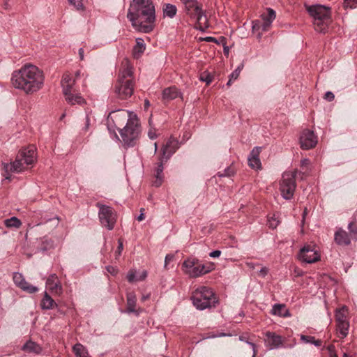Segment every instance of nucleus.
Returning a JSON list of instances; mask_svg holds the SVG:
<instances>
[{"mask_svg": "<svg viewBox=\"0 0 357 357\" xmlns=\"http://www.w3.org/2000/svg\"><path fill=\"white\" fill-rule=\"evenodd\" d=\"M346 307L344 306L335 311V321L337 322H349L345 314Z\"/></svg>", "mask_w": 357, "mask_h": 357, "instance_id": "obj_34", "label": "nucleus"}, {"mask_svg": "<svg viewBox=\"0 0 357 357\" xmlns=\"http://www.w3.org/2000/svg\"><path fill=\"white\" fill-rule=\"evenodd\" d=\"M126 298H127L126 312L128 313L134 312V313H136L137 315H138L139 313L135 310L136 301H137L135 294L133 292H129L127 294Z\"/></svg>", "mask_w": 357, "mask_h": 357, "instance_id": "obj_25", "label": "nucleus"}, {"mask_svg": "<svg viewBox=\"0 0 357 357\" xmlns=\"http://www.w3.org/2000/svg\"><path fill=\"white\" fill-rule=\"evenodd\" d=\"M298 257L300 260L307 264L314 263L320 259L319 255L311 245H304L300 250Z\"/></svg>", "mask_w": 357, "mask_h": 357, "instance_id": "obj_12", "label": "nucleus"}, {"mask_svg": "<svg viewBox=\"0 0 357 357\" xmlns=\"http://www.w3.org/2000/svg\"><path fill=\"white\" fill-rule=\"evenodd\" d=\"M118 243H119V245H118L117 250L116 251V256H120L121 254V252L123 250V242L120 239L119 240Z\"/></svg>", "mask_w": 357, "mask_h": 357, "instance_id": "obj_51", "label": "nucleus"}, {"mask_svg": "<svg viewBox=\"0 0 357 357\" xmlns=\"http://www.w3.org/2000/svg\"><path fill=\"white\" fill-rule=\"evenodd\" d=\"M225 335H226L225 333H220V334H218V335H211L208 336V337H209V338H215V337H222V336H225Z\"/></svg>", "mask_w": 357, "mask_h": 357, "instance_id": "obj_61", "label": "nucleus"}, {"mask_svg": "<svg viewBox=\"0 0 357 357\" xmlns=\"http://www.w3.org/2000/svg\"><path fill=\"white\" fill-rule=\"evenodd\" d=\"M215 269L213 262L202 263L196 257L187 258L182 264V270L190 278H197L211 272Z\"/></svg>", "mask_w": 357, "mask_h": 357, "instance_id": "obj_6", "label": "nucleus"}, {"mask_svg": "<svg viewBox=\"0 0 357 357\" xmlns=\"http://www.w3.org/2000/svg\"><path fill=\"white\" fill-rule=\"evenodd\" d=\"M173 255H167L165 259V267L173 259Z\"/></svg>", "mask_w": 357, "mask_h": 357, "instance_id": "obj_56", "label": "nucleus"}, {"mask_svg": "<svg viewBox=\"0 0 357 357\" xmlns=\"http://www.w3.org/2000/svg\"><path fill=\"white\" fill-rule=\"evenodd\" d=\"M248 164L249 166L253 169H260L261 168V162L259 158H250L248 157Z\"/></svg>", "mask_w": 357, "mask_h": 357, "instance_id": "obj_38", "label": "nucleus"}, {"mask_svg": "<svg viewBox=\"0 0 357 357\" xmlns=\"http://www.w3.org/2000/svg\"><path fill=\"white\" fill-rule=\"evenodd\" d=\"M54 222V225L56 226L59 223V218L56 215H49L47 213H44L40 217V220L38 225L46 224L48 222Z\"/></svg>", "mask_w": 357, "mask_h": 357, "instance_id": "obj_28", "label": "nucleus"}, {"mask_svg": "<svg viewBox=\"0 0 357 357\" xmlns=\"http://www.w3.org/2000/svg\"><path fill=\"white\" fill-rule=\"evenodd\" d=\"M324 98L331 102L333 101L335 98L334 94L331 91H327L324 95Z\"/></svg>", "mask_w": 357, "mask_h": 357, "instance_id": "obj_48", "label": "nucleus"}, {"mask_svg": "<svg viewBox=\"0 0 357 357\" xmlns=\"http://www.w3.org/2000/svg\"><path fill=\"white\" fill-rule=\"evenodd\" d=\"M75 79L68 74H65L61 80V86L63 94L75 91L74 89Z\"/></svg>", "mask_w": 357, "mask_h": 357, "instance_id": "obj_21", "label": "nucleus"}, {"mask_svg": "<svg viewBox=\"0 0 357 357\" xmlns=\"http://www.w3.org/2000/svg\"><path fill=\"white\" fill-rule=\"evenodd\" d=\"M224 52H225V54H227L229 53V48H228V47H224Z\"/></svg>", "mask_w": 357, "mask_h": 357, "instance_id": "obj_64", "label": "nucleus"}, {"mask_svg": "<svg viewBox=\"0 0 357 357\" xmlns=\"http://www.w3.org/2000/svg\"><path fill=\"white\" fill-rule=\"evenodd\" d=\"M162 10L164 17H167L169 18H173L177 12L176 7L174 5L170 3H165L163 6Z\"/></svg>", "mask_w": 357, "mask_h": 357, "instance_id": "obj_30", "label": "nucleus"}, {"mask_svg": "<svg viewBox=\"0 0 357 357\" xmlns=\"http://www.w3.org/2000/svg\"><path fill=\"white\" fill-rule=\"evenodd\" d=\"M178 148V142L176 139L170 137L161 149L160 155L162 156V160H169Z\"/></svg>", "mask_w": 357, "mask_h": 357, "instance_id": "obj_13", "label": "nucleus"}, {"mask_svg": "<svg viewBox=\"0 0 357 357\" xmlns=\"http://www.w3.org/2000/svg\"><path fill=\"white\" fill-rule=\"evenodd\" d=\"M185 6V12L191 17L202 10L197 0H181Z\"/></svg>", "mask_w": 357, "mask_h": 357, "instance_id": "obj_18", "label": "nucleus"}, {"mask_svg": "<svg viewBox=\"0 0 357 357\" xmlns=\"http://www.w3.org/2000/svg\"><path fill=\"white\" fill-rule=\"evenodd\" d=\"M268 222L270 228L275 229L279 225L280 221L278 220V217L274 214L273 216L268 218Z\"/></svg>", "mask_w": 357, "mask_h": 357, "instance_id": "obj_40", "label": "nucleus"}, {"mask_svg": "<svg viewBox=\"0 0 357 357\" xmlns=\"http://www.w3.org/2000/svg\"><path fill=\"white\" fill-rule=\"evenodd\" d=\"M111 119L117 127L127 121L126 125L120 129V135L123 146L132 147L136 145L141 132L139 120L132 112L121 109L112 111L108 115V120Z\"/></svg>", "mask_w": 357, "mask_h": 357, "instance_id": "obj_2", "label": "nucleus"}, {"mask_svg": "<svg viewBox=\"0 0 357 357\" xmlns=\"http://www.w3.org/2000/svg\"><path fill=\"white\" fill-rule=\"evenodd\" d=\"M234 174V170L231 167H228L224 169V171L219 172L217 174V176L219 177H224V176H231Z\"/></svg>", "mask_w": 357, "mask_h": 357, "instance_id": "obj_39", "label": "nucleus"}, {"mask_svg": "<svg viewBox=\"0 0 357 357\" xmlns=\"http://www.w3.org/2000/svg\"><path fill=\"white\" fill-rule=\"evenodd\" d=\"M243 68V64H241L240 66H238L237 68H236V70H239V73H241V71L242 70Z\"/></svg>", "mask_w": 357, "mask_h": 357, "instance_id": "obj_63", "label": "nucleus"}, {"mask_svg": "<svg viewBox=\"0 0 357 357\" xmlns=\"http://www.w3.org/2000/svg\"><path fill=\"white\" fill-rule=\"evenodd\" d=\"M89 127H90V118H89V114H86V116H85V125H84L83 130L84 131H87L89 130Z\"/></svg>", "mask_w": 357, "mask_h": 357, "instance_id": "obj_49", "label": "nucleus"}, {"mask_svg": "<svg viewBox=\"0 0 357 357\" xmlns=\"http://www.w3.org/2000/svg\"><path fill=\"white\" fill-rule=\"evenodd\" d=\"M107 271L113 275H115L117 273V269L112 266H108L106 267Z\"/></svg>", "mask_w": 357, "mask_h": 357, "instance_id": "obj_53", "label": "nucleus"}, {"mask_svg": "<svg viewBox=\"0 0 357 357\" xmlns=\"http://www.w3.org/2000/svg\"><path fill=\"white\" fill-rule=\"evenodd\" d=\"M70 4L74 6L77 10L83 7L82 0H68Z\"/></svg>", "mask_w": 357, "mask_h": 357, "instance_id": "obj_44", "label": "nucleus"}, {"mask_svg": "<svg viewBox=\"0 0 357 357\" xmlns=\"http://www.w3.org/2000/svg\"><path fill=\"white\" fill-rule=\"evenodd\" d=\"M298 173L297 170L294 172H284L280 181V190L281 195L284 199H291L296 190V177Z\"/></svg>", "mask_w": 357, "mask_h": 357, "instance_id": "obj_9", "label": "nucleus"}, {"mask_svg": "<svg viewBox=\"0 0 357 357\" xmlns=\"http://www.w3.org/2000/svg\"><path fill=\"white\" fill-rule=\"evenodd\" d=\"M143 211H144V208H141V210H140L141 213L137 218V220L138 221H142L144 219V214Z\"/></svg>", "mask_w": 357, "mask_h": 357, "instance_id": "obj_59", "label": "nucleus"}, {"mask_svg": "<svg viewBox=\"0 0 357 357\" xmlns=\"http://www.w3.org/2000/svg\"><path fill=\"white\" fill-rule=\"evenodd\" d=\"M15 88L23 91L26 94L38 91L44 84V75L42 70L32 64H26L19 70L13 72L11 77Z\"/></svg>", "mask_w": 357, "mask_h": 357, "instance_id": "obj_3", "label": "nucleus"}, {"mask_svg": "<svg viewBox=\"0 0 357 357\" xmlns=\"http://www.w3.org/2000/svg\"><path fill=\"white\" fill-rule=\"evenodd\" d=\"M13 279L15 284L20 289L24 284H26V281L22 273L17 272L14 273Z\"/></svg>", "mask_w": 357, "mask_h": 357, "instance_id": "obj_36", "label": "nucleus"}, {"mask_svg": "<svg viewBox=\"0 0 357 357\" xmlns=\"http://www.w3.org/2000/svg\"><path fill=\"white\" fill-rule=\"evenodd\" d=\"M79 55L81 60L84 59V49L79 48Z\"/></svg>", "mask_w": 357, "mask_h": 357, "instance_id": "obj_60", "label": "nucleus"}, {"mask_svg": "<svg viewBox=\"0 0 357 357\" xmlns=\"http://www.w3.org/2000/svg\"><path fill=\"white\" fill-rule=\"evenodd\" d=\"M334 241L339 245H349L351 238L349 234L342 229H337L334 235Z\"/></svg>", "mask_w": 357, "mask_h": 357, "instance_id": "obj_19", "label": "nucleus"}, {"mask_svg": "<svg viewBox=\"0 0 357 357\" xmlns=\"http://www.w3.org/2000/svg\"><path fill=\"white\" fill-rule=\"evenodd\" d=\"M310 160L307 158H304L301 161V166L304 168L305 167H307L310 165Z\"/></svg>", "mask_w": 357, "mask_h": 357, "instance_id": "obj_58", "label": "nucleus"}, {"mask_svg": "<svg viewBox=\"0 0 357 357\" xmlns=\"http://www.w3.org/2000/svg\"><path fill=\"white\" fill-rule=\"evenodd\" d=\"M348 229L349 230L350 233L352 234H357V226L354 222H350L348 225Z\"/></svg>", "mask_w": 357, "mask_h": 357, "instance_id": "obj_47", "label": "nucleus"}, {"mask_svg": "<svg viewBox=\"0 0 357 357\" xmlns=\"http://www.w3.org/2000/svg\"><path fill=\"white\" fill-rule=\"evenodd\" d=\"M146 46L144 40L141 38L136 39V45L134 47L133 52L135 56H140L145 50Z\"/></svg>", "mask_w": 357, "mask_h": 357, "instance_id": "obj_31", "label": "nucleus"}, {"mask_svg": "<svg viewBox=\"0 0 357 357\" xmlns=\"http://www.w3.org/2000/svg\"><path fill=\"white\" fill-rule=\"evenodd\" d=\"M96 206L99 208L98 217L101 225L108 230L113 229L116 220L113 208L100 203H97Z\"/></svg>", "mask_w": 357, "mask_h": 357, "instance_id": "obj_10", "label": "nucleus"}, {"mask_svg": "<svg viewBox=\"0 0 357 357\" xmlns=\"http://www.w3.org/2000/svg\"><path fill=\"white\" fill-rule=\"evenodd\" d=\"M147 276V272L146 271H142V273L137 275V281H142L144 280Z\"/></svg>", "mask_w": 357, "mask_h": 357, "instance_id": "obj_54", "label": "nucleus"}, {"mask_svg": "<svg viewBox=\"0 0 357 357\" xmlns=\"http://www.w3.org/2000/svg\"><path fill=\"white\" fill-rule=\"evenodd\" d=\"M307 10L314 19L315 30L320 33H325L331 21L330 8L317 4L308 6Z\"/></svg>", "mask_w": 357, "mask_h": 357, "instance_id": "obj_8", "label": "nucleus"}, {"mask_svg": "<svg viewBox=\"0 0 357 357\" xmlns=\"http://www.w3.org/2000/svg\"><path fill=\"white\" fill-rule=\"evenodd\" d=\"M265 344L269 349H275L282 345V336L273 332L267 331L265 333Z\"/></svg>", "mask_w": 357, "mask_h": 357, "instance_id": "obj_15", "label": "nucleus"}, {"mask_svg": "<svg viewBox=\"0 0 357 357\" xmlns=\"http://www.w3.org/2000/svg\"><path fill=\"white\" fill-rule=\"evenodd\" d=\"M57 304L54 299L45 291L40 302V307L43 310H51L56 307Z\"/></svg>", "mask_w": 357, "mask_h": 357, "instance_id": "obj_26", "label": "nucleus"}, {"mask_svg": "<svg viewBox=\"0 0 357 357\" xmlns=\"http://www.w3.org/2000/svg\"><path fill=\"white\" fill-rule=\"evenodd\" d=\"M162 97L163 100L170 101L177 98L183 99V94L176 86H171L163 89Z\"/></svg>", "mask_w": 357, "mask_h": 357, "instance_id": "obj_17", "label": "nucleus"}, {"mask_svg": "<svg viewBox=\"0 0 357 357\" xmlns=\"http://www.w3.org/2000/svg\"><path fill=\"white\" fill-rule=\"evenodd\" d=\"M192 301L194 306L199 310L214 307L218 303V299L213 290L204 286L195 290Z\"/></svg>", "mask_w": 357, "mask_h": 357, "instance_id": "obj_7", "label": "nucleus"}, {"mask_svg": "<svg viewBox=\"0 0 357 357\" xmlns=\"http://www.w3.org/2000/svg\"><path fill=\"white\" fill-rule=\"evenodd\" d=\"M22 349L27 353H33L39 354L42 351V347L35 342L31 340L27 341L22 347Z\"/></svg>", "mask_w": 357, "mask_h": 357, "instance_id": "obj_24", "label": "nucleus"}, {"mask_svg": "<svg viewBox=\"0 0 357 357\" xmlns=\"http://www.w3.org/2000/svg\"><path fill=\"white\" fill-rule=\"evenodd\" d=\"M36 149L33 146L24 148L20 151L14 162L3 163L6 179H10V172L19 173L24 169V165H32L36 160Z\"/></svg>", "mask_w": 357, "mask_h": 357, "instance_id": "obj_4", "label": "nucleus"}, {"mask_svg": "<svg viewBox=\"0 0 357 357\" xmlns=\"http://www.w3.org/2000/svg\"><path fill=\"white\" fill-rule=\"evenodd\" d=\"M317 136L315 135L312 130L305 129L301 133L299 142L302 149H311L317 145Z\"/></svg>", "mask_w": 357, "mask_h": 357, "instance_id": "obj_11", "label": "nucleus"}, {"mask_svg": "<svg viewBox=\"0 0 357 357\" xmlns=\"http://www.w3.org/2000/svg\"><path fill=\"white\" fill-rule=\"evenodd\" d=\"M240 75L239 70L235 69L229 75V81L227 83V86H230L232 81L236 79Z\"/></svg>", "mask_w": 357, "mask_h": 357, "instance_id": "obj_43", "label": "nucleus"}, {"mask_svg": "<svg viewBox=\"0 0 357 357\" xmlns=\"http://www.w3.org/2000/svg\"><path fill=\"white\" fill-rule=\"evenodd\" d=\"M137 277L135 274V272L132 271H129L127 275V280L129 282H133L135 281H137Z\"/></svg>", "mask_w": 357, "mask_h": 357, "instance_id": "obj_46", "label": "nucleus"}, {"mask_svg": "<svg viewBox=\"0 0 357 357\" xmlns=\"http://www.w3.org/2000/svg\"><path fill=\"white\" fill-rule=\"evenodd\" d=\"M262 23L261 28L263 31H267L270 28L273 21L275 19L276 13L274 10L271 8L266 9V12L261 15Z\"/></svg>", "mask_w": 357, "mask_h": 357, "instance_id": "obj_16", "label": "nucleus"}, {"mask_svg": "<svg viewBox=\"0 0 357 357\" xmlns=\"http://www.w3.org/2000/svg\"><path fill=\"white\" fill-rule=\"evenodd\" d=\"M268 272V269L266 267H262L259 271V275L261 277H265Z\"/></svg>", "mask_w": 357, "mask_h": 357, "instance_id": "obj_57", "label": "nucleus"}, {"mask_svg": "<svg viewBox=\"0 0 357 357\" xmlns=\"http://www.w3.org/2000/svg\"><path fill=\"white\" fill-rule=\"evenodd\" d=\"M66 102L71 105H82L86 103L84 98L75 91L71 93H66L64 94Z\"/></svg>", "mask_w": 357, "mask_h": 357, "instance_id": "obj_20", "label": "nucleus"}, {"mask_svg": "<svg viewBox=\"0 0 357 357\" xmlns=\"http://www.w3.org/2000/svg\"><path fill=\"white\" fill-rule=\"evenodd\" d=\"M167 160H162V156L159 155L158 157V162L157 163V167L155 169V178L156 180L154 181L153 185L155 187H159L162 184L163 176L162 172L164 170V163L167 162Z\"/></svg>", "mask_w": 357, "mask_h": 357, "instance_id": "obj_22", "label": "nucleus"}, {"mask_svg": "<svg viewBox=\"0 0 357 357\" xmlns=\"http://www.w3.org/2000/svg\"><path fill=\"white\" fill-rule=\"evenodd\" d=\"M21 289L29 294H34L38 291V288L37 287L32 285L27 281L26 282V284H24L22 287Z\"/></svg>", "mask_w": 357, "mask_h": 357, "instance_id": "obj_37", "label": "nucleus"}, {"mask_svg": "<svg viewBox=\"0 0 357 357\" xmlns=\"http://www.w3.org/2000/svg\"><path fill=\"white\" fill-rule=\"evenodd\" d=\"M4 225L8 228H19L22 222L17 218L11 217L4 220Z\"/></svg>", "mask_w": 357, "mask_h": 357, "instance_id": "obj_33", "label": "nucleus"}, {"mask_svg": "<svg viewBox=\"0 0 357 357\" xmlns=\"http://www.w3.org/2000/svg\"><path fill=\"white\" fill-rule=\"evenodd\" d=\"M192 17L196 19L197 24V29H199L200 31H204L208 27V22L206 15L204 14L202 9L200 10V12H198L197 14H195Z\"/></svg>", "mask_w": 357, "mask_h": 357, "instance_id": "obj_23", "label": "nucleus"}, {"mask_svg": "<svg viewBox=\"0 0 357 357\" xmlns=\"http://www.w3.org/2000/svg\"><path fill=\"white\" fill-rule=\"evenodd\" d=\"M205 40L207 41V42H216V39L213 37H206L205 38Z\"/></svg>", "mask_w": 357, "mask_h": 357, "instance_id": "obj_62", "label": "nucleus"}, {"mask_svg": "<svg viewBox=\"0 0 357 357\" xmlns=\"http://www.w3.org/2000/svg\"><path fill=\"white\" fill-rule=\"evenodd\" d=\"M46 287L54 295L61 296L63 288L56 274H51L46 280Z\"/></svg>", "mask_w": 357, "mask_h": 357, "instance_id": "obj_14", "label": "nucleus"}, {"mask_svg": "<svg viewBox=\"0 0 357 357\" xmlns=\"http://www.w3.org/2000/svg\"><path fill=\"white\" fill-rule=\"evenodd\" d=\"M148 136L151 139H155L157 138L158 135L155 133L154 130L150 129L148 132Z\"/></svg>", "mask_w": 357, "mask_h": 357, "instance_id": "obj_52", "label": "nucleus"}, {"mask_svg": "<svg viewBox=\"0 0 357 357\" xmlns=\"http://www.w3.org/2000/svg\"><path fill=\"white\" fill-rule=\"evenodd\" d=\"M261 151V147L256 146L255 147L250 153L248 157L250 158H259V153Z\"/></svg>", "mask_w": 357, "mask_h": 357, "instance_id": "obj_45", "label": "nucleus"}, {"mask_svg": "<svg viewBox=\"0 0 357 357\" xmlns=\"http://www.w3.org/2000/svg\"><path fill=\"white\" fill-rule=\"evenodd\" d=\"M200 80L209 84L213 80V77L209 73L204 72L200 75Z\"/></svg>", "mask_w": 357, "mask_h": 357, "instance_id": "obj_42", "label": "nucleus"}, {"mask_svg": "<svg viewBox=\"0 0 357 357\" xmlns=\"http://www.w3.org/2000/svg\"><path fill=\"white\" fill-rule=\"evenodd\" d=\"M246 342H247V344H248L251 347V348H252V349L253 351L252 357H255V356L257 355V351L256 350V345H255V344L253 343V342H249V341H247Z\"/></svg>", "mask_w": 357, "mask_h": 357, "instance_id": "obj_55", "label": "nucleus"}, {"mask_svg": "<svg viewBox=\"0 0 357 357\" xmlns=\"http://www.w3.org/2000/svg\"><path fill=\"white\" fill-rule=\"evenodd\" d=\"M301 340L305 343L312 344L316 347H320L322 344V342L320 340H315L313 336L301 335Z\"/></svg>", "mask_w": 357, "mask_h": 357, "instance_id": "obj_35", "label": "nucleus"}, {"mask_svg": "<svg viewBox=\"0 0 357 357\" xmlns=\"http://www.w3.org/2000/svg\"><path fill=\"white\" fill-rule=\"evenodd\" d=\"M343 6L345 9L357 7V0H344Z\"/></svg>", "mask_w": 357, "mask_h": 357, "instance_id": "obj_41", "label": "nucleus"}, {"mask_svg": "<svg viewBox=\"0 0 357 357\" xmlns=\"http://www.w3.org/2000/svg\"><path fill=\"white\" fill-rule=\"evenodd\" d=\"M284 308V305L283 304H275L273 305L271 313L274 315H278L282 317H288L290 316V314L288 310H285L284 312H282V310Z\"/></svg>", "mask_w": 357, "mask_h": 357, "instance_id": "obj_29", "label": "nucleus"}, {"mask_svg": "<svg viewBox=\"0 0 357 357\" xmlns=\"http://www.w3.org/2000/svg\"><path fill=\"white\" fill-rule=\"evenodd\" d=\"M337 329L340 334V337L344 338L348 335L349 323V322H337Z\"/></svg>", "mask_w": 357, "mask_h": 357, "instance_id": "obj_32", "label": "nucleus"}, {"mask_svg": "<svg viewBox=\"0 0 357 357\" xmlns=\"http://www.w3.org/2000/svg\"><path fill=\"white\" fill-rule=\"evenodd\" d=\"M221 253L220 250H216L211 252L209 256L212 258H218L221 255Z\"/></svg>", "mask_w": 357, "mask_h": 357, "instance_id": "obj_50", "label": "nucleus"}, {"mask_svg": "<svg viewBox=\"0 0 357 357\" xmlns=\"http://www.w3.org/2000/svg\"><path fill=\"white\" fill-rule=\"evenodd\" d=\"M134 85L132 68L127 66L119 73L118 80L114 87L116 97L122 100L131 97L134 91Z\"/></svg>", "mask_w": 357, "mask_h": 357, "instance_id": "obj_5", "label": "nucleus"}, {"mask_svg": "<svg viewBox=\"0 0 357 357\" xmlns=\"http://www.w3.org/2000/svg\"><path fill=\"white\" fill-rule=\"evenodd\" d=\"M73 351L77 357H91L86 348L80 343L75 344L73 347Z\"/></svg>", "mask_w": 357, "mask_h": 357, "instance_id": "obj_27", "label": "nucleus"}, {"mask_svg": "<svg viewBox=\"0 0 357 357\" xmlns=\"http://www.w3.org/2000/svg\"><path fill=\"white\" fill-rule=\"evenodd\" d=\"M127 18L138 31L150 33L154 29L155 6L151 0H132L130 3Z\"/></svg>", "mask_w": 357, "mask_h": 357, "instance_id": "obj_1", "label": "nucleus"}]
</instances>
